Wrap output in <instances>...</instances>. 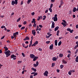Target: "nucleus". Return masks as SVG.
Returning a JSON list of instances; mask_svg holds the SVG:
<instances>
[{"instance_id":"obj_1","label":"nucleus","mask_w":78,"mask_h":78,"mask_svg":"<svg viewBox=\"0 0 78 78\" xmlns=\"http://www.w3.org/2000/svg\"><path fill=\"white\" fill-rule=\"evenodd\" d=\"M4 53L6 55V57H8L9 56H10L11 55V54H10V51L8 50L7 51H5Z\"/></svg>"},{"instance_id":"obj_2","label":"nucleus","mask_w":78,"mask_h":78,"mask_svg":"<svg viewBox=\"0 0 78 78\" xmlns=\"http://www.w3.org/2000/svg\"><path fill=\"white\" fill-rule=\"evenodd\" d=\"M48 71H46L44 73V76H48Z\"/></svg>"},{"instance_id":"obj_3","label":"nucleus","mask_w":78,"mask_h":78,"mask_svg":"<svg viewBox=\"0 0 78 78\" xmlns=\"http://www.w3.org/2000/svg\"><path fill=\"white\" fill-rule=\"evenodd\" d=\"M34 57H35V55H34L33 54H30V58H31L32 59H33V58H34Z\"/></svg>"},{"instance_id":"obj_4","label":"nucleus","mask_w":78,"mask_h":78,"mask_svg":"<svg viewBox=\"0 0 78 78\" xmlns=\"http://www.w3.org/2000/svg\"><path fill=\"white\" fill-rule=\"evenodd\" d=\"M52 19L54 20V22H56L58 20V18L56 17H53Z\"/></svg>"},{"instance_id":"obj_5","label":"nucleus","mask_w":78,"mask_h":78,"mask_svg":"<svg viewBox=\"0 0 78 78\" xmlns=\"http://www.w3.org/2000/svg\"><path fill=\"white\" fill-rule=\"evenodd\" d=\"M53 48V44H52L50 46L49 49H50V50H52Z\"/></svg>"},{"instance_id":"obj_6","label":"nucleus","mask_w":78,"mask_h":78,"mask_svg":"<svg viewBox=\"0 0 78 78\" xmlns=\"http://www.w3.org/2000/svg\"><path fill=\"white\" fill-rule=\"evenodd\" d=\"M32 34H33L34 36H35L36 35V31H35V30H32Z\"/></svg>"},{"instance_id":"obj_7","label":"nucleus","mask_w":78,"mask_h":78,"mask_svg":"<svg viewBox=\"0 0 78 78\" xmlns=\"http://www.w3.org/2000/svg\"><path fill=\"white\" fill-rule=\"evenodd\" d=\"M27 40H30V38L28 37H25V38L23 39V41H27Z\"/></svg>"},{"instance_id":"obj_8","label":"nucleus","mask_w":78,"mask_h":78,"mask_svg":"<svg viewBox=\"0 0 78 78\" xmlns=\"http://www.w3.org/2000/svg\"><path fill=\"white\" fill-rule=\"evenodd\" d=\"M57 59H58V58L55 57H54L52 59V60L53 61H56V60H57Z\"/></svg>"},{"instance_id":"obj_9","label":"nucleus","mask_w":78,"mask_h":78,"mask_svg":"<svg viewBox=\"0 0 78 78\" xmlns=\"http://www.w3.org/2000/svg\"><path fill=\"white\" fill-rule=\"evenodd\" d=\"M11 56V57L10 58L11 59H12V58H16V56H15L14 54L12 55Z\"/></svg>"},{"instance_id":"obj_10","label":"nucleus","mask_w":78,"mask_h":78,"mask_svg":"<svg viewBox=\"0 0 78 78\" xmlns=\"http://www.w3.org/2000/svg\"><path fill=\"white\" fill-rule=\"evenodd\" d=\"M59 28V27L57 26L55 28L54 30L55 31H57V30H58Z\"/></svg>"},{"instance_id":"obj_11","label":"nucleus","mask_w":78,"mask_h":78,"mask_svg":"<svg viewBox=\"0 0 78 78\" xmlns=\"http://www.w3.org/2000/svg\"><path fill=\"white\" fill-rule=\"evenodd\" d=\"M14 4H16L15 1H12V3H11L12 5V6H14Z\"/></svg>"},{"instance_id":"obj_12","label":"nucleus","mask_w":78,"mask_h":78,"mask_svg":"<svg viewBox=\"0 0 78 78\" xmlns=\"http://www.w3.org/2000/svg\"><path fill=\"white\" fill-rule=\"evenodd\" d=\"M55 46H57V45H58V41H57V40H55Z\"/></svg>"},{"instance_id":"obj_13","label":"nucleus","mask_w":78,"mask_h":78,"mask_svg":"<svg viewBox=\"0 0 78 78\" xmlns=\"http://www.w3.org/2000/svg\"><path fill=\"white\" fill-rule=\"evenodd\" d=\"M76 11V7H74L73 9V12H75Z\"/></svg>"},{"instance_id":"obj_14","label":"nucleus","mask_w":78,"mask_h":78,"mask_svg":"<svg viewBox=\"0 0 78 78\" xmlns=\"http://www.w3.org/2000/svg\"><path fill=\"white\" fill-rule=\"evenodd\" d=\"M62 62H63V64H67V62H66V61L65 60H63L62 61Z\"/></svg>"},{"instance_id":"obj_15","label":"nucleus","mask_w":78,"mask_h":78,"mask_svg":"<svg viewBox=\"0 0 78 78\" xmlns=\"http://www.w3.org/2000/svg\"><path fill=\"white\" fill-rule=\"evenodd\" d=\"M31 69L33 70H34V72H36V71H37V70L36 69H35L33 68H31Z\"/></svg>"},{"instance_id":"obj_16","label":"nucleus","mask_w":78,"mask_h":78,"mask_svg":"<svg viewBox=\"0 0 78 78\" xmlns=\"http://www.w3.org/2000/svg\"><path fill=\"white\" fill-rule=\"evenodd\" d=\"M4 48L5 50V51H7V50H8V48H7V47H4Z\"/></svg>"},{"instance_id":"obj_17","label":"nucleus","mask_w":78,"mask_h":78,"mask_svg":"<svg viewBox=\"0 0 78 78\" xmlns=\"http://www.w3.org/2000/svg\"><path fill=\"white\" fill-rule=\"evenodd\" d=\"M59 56L60 58H62L63 57V54H59Z\"/></svg>"},{"instance_id":"obj_18","label":"nucleus","mask_w":78,"mask_h":78,"mask_svg":"<svg viewBox=\"0 0 78 78\" xmlns=\"http://www.w3.org/2000/svg\"><path fill=\"white\" fill-rule=\"evenodd\" d=\"M61 44H62V42H61V41H60L59 42H58V46H60V45H61Z\"/></svg>"},{"instance_id":"obj_19","label":"nucleus","mask_w":78,"mask_h":78,"mask_svg":"<svg viewBox=\"0 0 78 78\" xmlns=\"http://www.w3.org/2000/svg\"><path fill=\"white\" fill-rule=\"evenodd\" d=\"M63 4V0H61L60 1V5H62Z\"/></svg>"},{"instance_id":"obj_20","label":"nucleus","mask_w":78,"mask_h":78,"mask_svg":"<svg viewBox=\"0 0 78 78\" xmlns=\"http://www.w3.org/2000/svg\"><path fill=\"white\" fill-rule=\"evenodd\" d=\"M75 61L76 62H78V56H76Z\"/></svg>"},{"instance_id":"obj_21","label":"nucleus","mask_w":78,"mask_h":78,"mask_svg":"<svg viewBox=\"0 0 78 78\" xmlns=\"http://www.w3.org/2000/svg\"><path fill=\"white\" fill-rule=\"evenodd\" d=\"M18 0H15V5H17L18 3Z\"/></svg>"},{"instance_id":"obj_22","label":"nucleus","mask_w":78,"mask_h":78,"mask_svg":"<svg viewBox=\"0 0 78 78\" xmlns=\"http://www.w3.org/2000/svg\"><path fill=\"white\" fill-rule=\"evenodd\" d=\"M43 17H44V18L43 19V20H45V19H46L47 18V17L45 16H44Z\"/></svg>"},{"instance_id":"obj_23","label":"nucleus","mask_w":78,"mask_h":78,"mask_svg":"<svg viewBox=\"0 0 78 78\" xmlns=\"http://www.w3.org/2000/svg\"><path fill=\"white\" fill-rule=\"evenodd\" d=\"M52 35V34H50V35H48V36H46V38H49L50 37L51 35Z\"/></svg>"},{"instance_id":"obj_24","label":"nucleus","mask_w":78,"mask_h":78,"mask_svg":"<svg viewBox=\"0 0 78 78\" xmlns=\"http://www.w3.org/2000/svg\"><path fill=\"white\" fill-rule=\"evenodd\" d=\"M32 21H33L34 23H36V20L35 19H34V18L33 19Z\"/></svg>"},{"instance_id":"obj_25","label":"nucleus","mask_w":78,"mask_h":78,"mask_svg":"<svg viewBox=\"0 0 78 78\" xmlns=\"http://www.w3.org/2000/svg\"><path fill=\"white\" fill-rule=\"evenodd\" d=\"M21 19V18L20 17L17 20V22H19V21H20V20Z\"/></svg>"},{"instance_id":"obj_26","label":"nucleus","mask_w":78,"mask_h":78,"mask_svg":"<svg viewBox=\"0 0 78 78\" xmlns=\"http://www.w3.org/2000/svg\"><path fill=\"white\" fill-rule=\"evenodd\" d=\"M60 69H62L63 68V67H64V66L62 65H60Z\"/></svg>"},{"instance_id":"obj_27","label":"nucleus","mask_w":78,"mask_h":78,"mask_svg":"<svg viewBox=\"0 0 78 78\" xmlns=\"http://www.w3.org/2000/svg\"><path fill=\"white\" fill-rule=\"evenodd\" d=\"M55 63H52L51 65V67H54L55 66Z\"/></svg>"},{"instance_id":"obj_28","label":"nucleus","mask_w":78,"mask_h":78,"mask_svg":"<svg viewBox=\"0 0 78 78\" xmlns=\"http://www.w3.org/2000/svg\"><path fill=\"white\" fill-rule=\"evenodd\" d=\"M34 24L33 25V27L35 28V27H36V23H34Z\"/></svg>"},{"instance_id":"obj_29","label":"nucleus","mask_w":78,"mask_h":78,"mask_svg":"<svg viewBox=\"0 0 78 78\" xmlns=\"http://www.w3.org/2000/svg\"><path fill=\"white\" fill-rule=\"evenodd\" d=\"M59 31L58 30L57 32V36H59Z\"/></svg>"},{"instance_id":"obj_30","label":"nucleus","mask_w":78,"mask_h":78,"mask_svg":"<svg viewBox=\"0 0 78 78\" xmlns=\"http://www.w3.org/2000/svg\"><path fill=\"white\" fill-rule=\"evenodd\" d=\"M38 50H39V51H42V49L41 48H39L38 49H37Z\"/></svg>"},{"instance_id":"obj_31","label":"nucleus","mask_w":78,"mask_h":78,"mask_svg":"<svg viewBox=\"0 0 78 78\" xmlns=\"http://www.w3.org/2000/svg\"><path fill=\"white\" fill-rule=\"evenodd\" d=\"M49 10L51 12H52V9H51V8H49Z\"/></svg>"},{"instance_id":"obj_32","label":"nucleus","mask_w":78,"mask_h":78,"mask_svg":"<svg viewBox=\"0 0 78 78\" xmlns=\"http://www.w3.org/2000/svg\"><path fill=\"white\" fill-rule=\"evenodd\" d=\"M20 63H22V61H18L17 62V64H20Z\"/></svg>"},{"instance_id":"obj_33","label":"nucleus","mask_w":78,"mask_h":78,"mask_svg":"<svg viewBox=\"0 0 78 78\" xmlns=\"http://www.w3.org/2000/svg\"><path fill=\"white\" fill-rule=\"evenodd\" d=\"M38 30H39V26L37 25V28L36 29V31H38Z\"/></svg>"},{"instance_id":"obj_34","label":"nucleus","mask_w":78,"mask_h":78,"mask_svg":"<svg viewBox=\"0 0 78 78\" xmlns=\"http://www.w3.org/2000/svg\"><path fill=\"white\" fill-rule=\"evenodd\" d=\"M34 43L36 45H37L38 44V41H36Z\"/></svg>"},{"instance_id":"obj_35","label":"nucleus","mask_w":78,"mask_h":78,"mask_svg":"<svg viewBox=\"0 0 78 78\" xmlns=\"http://www.w3.org/2000/svg\"><path fill=\"white\" fill-rule=\"evenodd\" d=\"M46 44H48L49 43H50V41H47L46 42Z\"/></svg>"},{"instance_id":"obj_36","label":"nucleus","mask_w":78,"mask_h":78,"mask_svg":"<svg viewBox=\"0 0 78 78\" xmlns=\"http://www.w3.org/2000/svg\"><path fill=\"white\" fill-rule=\"evenodd\" d=\"M16 35H19V32H16L14 33Z\"/></svg>"},{"instance_id":"obj_37","label":"nucleus","mask_w":78,"mask_h":78,"mask_svg":"<svg viewBox=\"0 0 78 78\" xmlns=\"http://www.w3.org/2000/svg\"><path fill=\"white\" fill-rule=\"evenodd\" d=\"M31 1V0H28L27 1V3L28 4H29L30 2Z\"/></svg>"},{"instance_id":"obj_38","label":"nucleus","mask_w":78,"mask_h":78,"mask_svg":"<svg viewBox=\"0 0 78 78\" xmlns=\"http://www.w3.org/2000/svg\"><path fill=\"white\" fill-rule=\"evenodd\" d=\"M68 74L69 75H72V73H71V72L70 71H69Z\"/></svg>"},{"instance_id":"obj_39","label":"nucleus","mask_w":78,"mask_h":78,"mask_svg":"<svg viewBox=\"0 0 78 78\" xmlns=\"http://www.w3.org/2000/svg\"><path fill=\"white\" fill-rule=\"evenodd\" d=\"M13 36L14 37H17V35H16L14 33H13Z\"/></svg>"},{"instance_id":"obj_40","label":"nucleus","mask_w":78,"mask_h":78,"mask_svg":"<svg viewBox=\"0 0 78 78\" xmlns=\"http://www.w3.org/2000/svg\"><path fill=\"white\" fill-rule=\"evenodd\" d=\"M25 27H23L21 28V30H23V29H25Z\"/></svg>"},{"instance_id":"obj_41","label":"nucleus","mask_w":78,"mask_h":78,"mask_svg":"<svg viewBox=\"0 0 78 78\" xmlns=\"http://www.w3.org/2000/svg\"><path fill=\"white\" fill-rule=\"evenodd\" d=\"M27 23V21L24 22L23 23V25H26Z\"/></svg>"},{"instance_id":"obj_42","label":"nucleus","mask_w":78,"mask_h":78,"mask_svg":"<svg viewBox=\"0 0 78 78\" xmlns=\"http://www.w3.org/2000/svg\"><path fill=\"white\" fill-rule=\"evenodd\" d=\"M53 4H51L50 6V8H51L53 7Z\"/></svg>"},{"instance_id":"obj_43","label":"nucleus","mask_w":78,"mask_h":78,"mask_svg":"<svg viewBox=\"0 0 78 78\" xmlns=\"http://www.w3.org/2000/svg\"><path fill=\"white\" fill-rule=\"evenodd\" d=\"M73 30H70L69 32L70 33H73Z\"/></svg>"},{"instance_id":"obj_44","label":"nucleus","mask_w":78,"mask_h":78,"mask_svg":"<svg viewBox=\"0 0 78 78\" xmlns=\"http://www.w3.org/2000/svg\"><path fill=\"white\" fill-rule=\"evenodd\" d=\"M36 65H37V66H38V65H39V62L38 61H37Z\"/></svg>"},{"instance_id":"obj_45","label":"nucleus","mask_w":78,"mask_h":78,"mask_svg":"<svg viewBox=\"0 0 78 78\" xmlns=\"http://www.w3.org/2000/svg\"><path fill=\"white\" fill-rule=\"evenodd\" d=\"M36 75H37V73H35L34 74V76H36Z\"/></svg>"},{"instance_id":"obj_46","label":"nucleus","mask_w":78,"mask_h":78,"mask_svg":"<svg viewBox=\"0 0 78 78\" xmlns=\"http://www.w3.org/2000/svg\"><path fill=\"white\" fill-rule=\"evenodd\" d=\"M70 71H71V72H72V73H73V72H75V71L74 70H70Z\"/></svg>"},{"instance_id":"obj_47","label":"nucleus","mask_w":78,"mask_h":78,"mask_svg":"<svg viewBox=\"0 0 78 78\" xmlns=\"http://www.w3.org/2000/svg\"><path fill=\"white\" fill-rule=\"evenodd\" d=\"M51 28H55V25H52Z\"/></svg>"},{"instance_id":"obj_48","label":"nucleus","mask_w":78,"mask_h":78,"mask_svg":"<svg viewBox=\"0 0 78 78\" xmlns=\"http://www.w3.org/2000/svg\"><path fill=\"white\" fill-rule=\"evenodd\" d=\"M34 67H37V65L36 64H34Z\"/></svg>"},{"instance_id":"obj_49","label":"nucleus","mask_w":78,"mask_h":78,"mask_svg":"<svg viewBox=\"0 0 78 78\" xmlns=\"http://www.w3.org/2000/svg\"><path fill=\"white\" fill-rule=\"evenodd\" d=\"M39 27H40V28H42V27H43V26L41 24L39 25Z\"/></svg>"},{"instance_id":"obj_50","label":"nucleus","mask_w":78,"mask_h":78,"mask_svg":"<svg viewBox=\"0 0 78 78\" xmlns=\"http://www.w3.org/2000/svg\"><path fill=\"white\" fill-rule=\"evenodd\" d=\"M78 49H77L76 51V52H75V54H76L78 52Z\"/></svg>"},{"instance_id":"obj_51","label":"nucleus","mask_w":78,"mask_h":78,"mask_svg":"<svg viewBox=\"0 0 78 78\" xmlns=\"http://www.w3.org/2000/svg\"><path fill=\"white\" fill-rule=\"evenodd\" d=\"M71 30V29H70V28H68L67 29V31H70Z\"/></svg>"},{"instance_id":"obj_52","label":"nucleus","mask_w":78,"mask_h":78,"mask_svg":"<svg viewBox=\"0 0 78 78\" xmlns=\"http://www.w3.org/2000/svg\"><path fill=\"white\" fill-rule=\"evenodd\" d=\"M22 56H23V57H25V54H24V53H22Z\"/></svg>"},{"instance_id":"obj_53","label":"nucleus","mask_w":78,"mask_h":78,"mask_svg":"<svg viewBox=\"0 0 78 78\" xmlns=\"http://www.w3.org/2000/svg\"><path fill=\"white\" fill-rule=\"evenodd\" d=\"M22 25H21L20 24V25H18V27L19 28H21V27H22Z\"/></svg>"},{"instance_id":"obj_54","label":"nucleus","mask_w":78,"mask_h":78,"mask_svg":"<svg viewBox=\"0 0 78 78\" xmlns=\"http://www.w3.org/2000/svg\"><path fill=\"white\" fill-rule=\"evenodd\" d=\"M38 18L37 19V20H40V19H41L40 16H38Z\"/></svg>"},{"instance_id":"obj_55","label":"nucleus","mask_w":78,"mask_h":78,"mask_svg":"<svg viewBox=\"0 0 78 78\" xmlns=\"http://www.w3.org/2000/svg\"><path fill=\"white\" fill-rule=\"evenodd\" d=\"M70 54H68V55H67V57H68V58H70Z\"/></svg>"},{"instance_id":"obj_56","label":"nucleus","mask_w":78,"mask_h":78,"mask_svg":"<svg viewBox=\"0 0 78 78\" xmlns=\"http://www.w3.org/2000/svg\"><path fill=\"white\" fill-rule=\"evenodd\" d=\"M36 59H38V57H37V56H35L34 57Z\"/></svg>"},{"instance_id":"obj_57","label":"nucleus","mask_w":78,"mask_h":78,"mask_svg":"<svg viewBox=\"0 0 78 78\" xmlns=\"http://www.w3.org/2000/svg\"><path fill=\"white\" fill-rule=\"evenodd\" d=\"M34 12H33L31 13V15L32 16H34Z\"/></svg>"},{"instance_id":"obj_58","label":"nucleus","mask_w":78,"mask_h":78,"mask_svg":"<svg viewBox=\"0 0 78 78\" xmlns=\"http://www.w3.org/2000/svg\"><path fill=\"white\" fill-rule=\"evenodd\" d=\"M56 71L58 73H59V69H57Z\"/></svg>"},{"instance_id":"obj_59","label":"nucleus","mask_w":78,"mask_h":78,"mask_svg":"<svg viewBox=\"0 0 78 78\" xmlns=\"http://www.w3.org/2000/svg\"><path fill=\"white\" fill-rule=\"evenodd\" d=\"M4 38H5V36H2L1 37V39H4Z\"/></svg>"},{"instance_id":"obj_60","label":"nucleus","mask_w":78,"mask_h":78,"mask_svg":"<svg viewBox=\"0 0 78 78\" xmlns=\"http://www.w3.org/2000/svg\"><path fill=\"white\" fill-rule=\"evenodd\" d=\"M37 59H36L35 58H33V61H35Z\"/></svg>"},{"instance_id":"obj_61","label":"nucleus","mask_w":78,"mask_h":78,"mask_svg":"<svg viewBox=\"0 0 78 78\" xmlns=\"http://www.w3.org/2000/svg\"><path fill=\"white\" fill-rule=\"evenodd\" d=\"M22 45H23V47H25V44L24 43L22 44Z\"/></svg>"},{"instance_id":"obj_62","label":"nucleus","mask_w":78,"mask_h":78,"mask_svg":"<svg viewBox=\"0 0 78 78\" xmlns=\"http://www.w3.org/2000/svg\"><path fill=\"white\" fill-rule=\"evenodd\" d=\"M63 22H64V23H67V22L66 21V20H63Z\"/></svg>"},{"instance_id":"obj_63","label":"nucleus","mask_w":78,"mask_h":78,"mask_svg":"<svg viewBox=\"0 0 78 78\" xmlns=\"http://www.w3.org/2000/svg\"><path fill=\"white\" fill-rule=\"evenodd\" d=\"M25 44H28V43H29V42H28V41H26L25 42Z\"/></svg>"},{"instance_id":"obj_64","label":"nucleus","mask_w":78,"mask_h":78,"mask_svg":"<svg viewBox=\"0 0 78 78\" xmlns=\"http://www.w3.org/2000/svg\"><path fill=\"white\" fill-rule=\"evenodd\" d=\"M76 28L77 29V28H78V25H76Z\"/></svg>"}]
</instances>
